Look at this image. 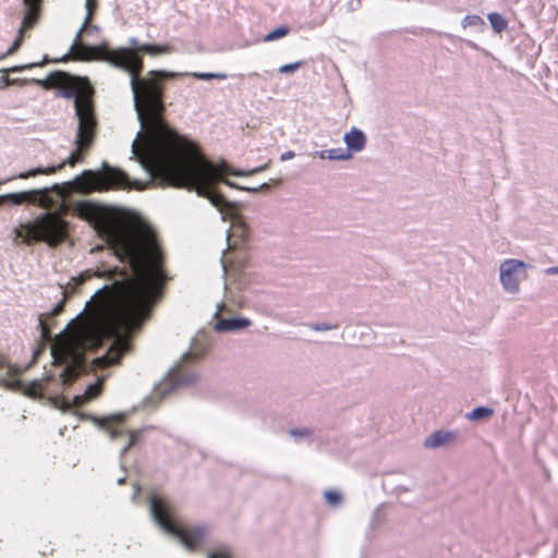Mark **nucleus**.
<instances>
[{
	"label": "nucleus",
	"mask_w": 558,
	"mask_h": 558,
	"mask_svg": "<svg viewBox=\"0 0 558 558\" xmlns=\"http://www.w3.org/2000/svg\"><path fill=\"white\" fill-rule=\"evenodd\" d=\"M66 185L72 186L83 194H89L94 191L104 192L108 190L125 189L130 183L125 172L120 169L106 167L105 170L100 172L85 170L72 182L66 183Z\"/></svg>",
	"instance_id": "obj_9"
},
{
	"label": "nucleus",
	"mask_w": 558,
	"mask_h": 558,
	"mask_svg": "<svg viewBox=\"0 0 558 558\" xmlns=\"http://www.w3.org/2000/svg\"><path fill=\"white\" fill-rule=\"evenodd\" d=\"M223 182H225L227 185H229V186H232V185H233V184H232L230 181H228V180H223Z\"/></svg>",
	"instance_id": "obj_42"
},
{
	"label": "nucleus",
	"mask_w": 558,
	"mask_h": 558,
	"mask_svg": "<svg viewBox=\"0 0 558 558\" xmlns=\"http://www.w3.org/2000/svg\"><path fill=\"white\" fill-rule=\"evenodd\" d=\"M250 76H258V73H256V72L251 73Z\"/></svg>",
	"instance_id": "obj_43"
},
{
	"label": "nucleus",
	"mask_w": 558,
	"mask_h": 558,
	"mask_svg": "<svg viewBox=\"0 0 558 558\" xmlns=\"http://www.w3.org/2000/svg\"><path fill=\"white\" fill-rule=\"evenodd\" d=\"M35 201L32 204H37L39 207L47 211L53 210L58 205L59 199H65L69 191L59 184H53L51 187L41 190H33Z\"/></svg>",
	"instance_id": "obj_12"
},
{
	"label": "nucleus",
	"mask_w": 558,
	"mask_h": 558,
	"mask_svg": "<svg viewBox=\"0 0 558 558\" xmlns=\"http://www.w3.org/2000/svg\"><path fill=\"white\" fill-rule=\"evenodd\" d=\"M453 438V434L446 432H435L424 441L426 448H437L449 442Z\"/></svg>",
	"instance_id": "obj_19"
},
{
	"label": "nucleus",
	"mask_w": 558,
	"mask_h": 558,
	"mask_svg": "<svg viewBox=\"0 0 558 558\" xmlns=\"http://www.w3.org/2000/svg\"><path fill=\"white\" fill-rule=\"evenodd\" d=\"M303 64H304V61H296L293 63L283 64L278 69V71L281 74L293 73V72L298 71L300 68H302Z\"/></svg>",
	"instance_id": "obj_26"
},
{
	"label": "nucleus",
	"mask_w": 558,
	"mask_h": 558,
	"mask_svg": "<svg viewBox=\"0 0 558 558\" xmlns=\"http://www.w3.org/2000/svg\"><path fill=\"white\" fill-rule=\"evenodd\" d=\"M64 304H65V295L54 306V308L50 313L39 315L38 325L40 328L41 339L44 341H49L51 339L50 325L48 323V319L53 318L54 316L61 314L63 312Z\"/></svg>",
	"instance_id": "obj_14"
},
{
	"label": "nucleus",
	"mask_w": 558,
	"mask_h": 558,
	"mask_svg": "<svg viewBox=\"0 0 558 558\" xmlns=\"http://www.w3.org/2000/svg\"><path fill=\"white\" fill-rule=\"evenodd\" d=\"M163 97L137 112L145 135L134 141L133 153L162 186L195 189L216 207L228 205L214 183L219 169L208 161L197 145L178 134L163 119Z\"/></svg>",
	"instance_id": "obj_2"
},
{
	"label": "nucleus",
	"mask_w": 558,
	"mask_h": 558,
	"mask_svg": "<svg viewBox=\"0 0 558 558\" xmlns=\"http://www.w3.org/2000/svg\"><path fill=\"white\" fill-rule=\"evenodd\" d=\"M329 157H330V158H336V159H339V158H341L340 156H335V155L332 154V151H330V155H329Z\"/></svg>",
	"instance_id": "obj_41"
},
{
	"label": "nucleus",
	"mask_w": 558,
	"mask_h": 558,
	"mask_svg": "<svg viewBox=\"0 0 558 558\" xmlns=\"http://www.w3.org/2000/svg\"><path fill=\"white\" fill-rule=\"evenodd\" d=\"M100 390H101L100 384L90 385L86 390L87 397L95 398L100 393Z\"/></svg>",
	"instance_id": "obj_30"
},
{
	"label": "nucleus",
	"mask_w": 558,
	"mask_h": 558,
	"mask_svg": "<svg viewBox=\"0 0 558 558\" xmlns=\"http://www.w3.org/2000/svg\"><path fill=\"white\" fill-rule=\"evenodd\" d=\"M265 168H266L265 166H264V167H259V168H257V169L253 170L251 173H255V172L262 171V170H264Z\"/></svg>",
	"instance_id": "obj_39"
},
{
	"label": "nucleus",
	"mask_w": 558,
	"mask_h": 558,
	"mask_svg": "<svg viewBox=\"0 0 558 558\" xmlns=\"http://www.w3.org/2000/svg\"><path fill=\"white\" fill-rule=\"evenodd\" d=\"M208 558H230L227 550H217L208 554Z\"/></svg>",
	"instance_id": "obj_31"
},
{
	"label": "nucleus",
	"mask_w": 558,
	"mask_h": 558,
	"mask_svg": "<svg viewBox=\"0 0 558 558\" xmlns=\"http://www.w3.org/2000/svg\"><path fill=\"white\" fill-rule=\"evenodd\" d=\"M97 131V121L85 122L84 120L78 122L75 145L76 149L61 163L58 166L51 167H38L32 170L21 172L15 175L13 179H28L31 177H36L39 174H53L60 170H62L66 165L75 166L77 162H82L85 158V155L88 153L90 147L94 144Z\"/></svg>",
	"instance_id": "obj_8"
},
{
	"label": "nucleus",
	"mask_w": 558,
	"mask_h": 558,
	"mask_svg": "<svg viewBox=\"0 0 558 558\" xmlns=\"http://www.w3.org/2000/svg\"><path fill=\"white\" fill-rule=\"evenodd\" d=\"M96 9L97 0H86L87 14L83 26L76 34L74 44L71 46L72 56H65L61 61L66 62L71 59L81 61L100 60L128 72L131 76V87L134 94L135 108L138 112L140 109H143L158 98L163 97V81L173 80L181 74L162 70H151L146 76L142 77L141 73L144 69V61H142V59L137 57L132 49L126 47L111 49L106 44L98 46L83 45L81 43L82 34L93 20Z\"/></svg>",
	"instance_id": "obj_4"
},
{
	"label": "nucleus",
	"mask_w": 558,
	"mask_h": 558,
	"mask_svg": "<svg viewBox=\"0 0 558 558\" xmlns=\"http://www.w3.org/2000/svg\"><path fill=\"white\" fill-rule=\"evenodd\" d=\"M315 329L316 330H327V329H329V327L325 326V325L324 326H315Z\"/></svg>",
	"instance_id": "obj_37"
},
{
	"label": "nucleus",
	"mask_w": 558,
	"mask_h": 558,
	"mask_svg": "<svg viewBox=\"0 0 558 558\" xmlns=\"http://www.w3.org/2000/svg\"><path fill=\"white\" fill-rule=\"evenodd\" d=\"M290 29L289 27L287 26H281V27H278L274 31H271L270 33H268L264 40L265 41H274V40H277L279 38H282L284 36H287L289 34Z\"/></svg>",
	"instance_id": "obj_24"
},
{
	"label": "nucleus",
	"mask_w": 558,
	"mask_h": 558,
	"mask_svg": "<svg viewBox=\"0 0 558 558\" xmlns=\"http://www.w3.org/2000/svg\"><path fill=\"white\" fill-rule=\"evenodd\" d=\"M16 376V367L10 364L5 355L0 354V385L13 389L19 388L21 386V381Z\"/></svg>",
	"instance_id": "obj_13"
},
{
	"label": "nucleus",
	"mask_w": 558,
	"mask_h": 558,
	"mask_svg": "<svg viewBox=\"0 0 558 558\" xmlns=\"http://www.w3.org/2000/svg\"><path fill=\"white\" fill-rule=\"evenodd\" d=\"M151 513L157 523L168 533L174 535L189 549L196 550L203 544L206 531L203 527H185L175 521L173 508L165 499H150Z\"/></svg>",
	"instance_id": "obj_7"
},
{
	"label": "nucleus",
	"mask_w": 558,
	"mask_h": 558,
	"mask_svg": "<svg viewBox=\"0 0 558 558\" xmlns=\"http://www.w3.org/2000/svg\"><path fill=\"white\" fill-rule=\"evenodd\" d=\"M34 193L35 192H33V190H31V191H24V192L10 193V194L2 195V196H0V205H2L4 202H10L14 205H21L23 203L32 204V202L35 201Z\"/></svg>",
	"instance_id": "obj_17"
},
{
	"label": "nucleus",
	"mask_w": 558,
	"mask_h": 558,
	"mask_svg": "<svg viewBox=\"0 0 558 558\" xmlns=\"http://www.w3.org/2000/svg\"><path fill=\"white\" fill-rule=\"evenodd\" d=\"M131 44H132L133 46H135V45H136V40H134V39H133V40H131Z\"/></svg>",
	"instance_id": "obj_45"
},
{
	"label": "nucleus",
	"mask_w": 558,
	"mask_h": 558,
	"mask_svg": "<svg viewBox=\"0 0 558 558\" xmlns=\"http://www.w3.org/2000/svg\"><path fill=\"white\" fill-rule=\"evenodd\" d=\"M113 316L101 314L87 326H76L71 331L57 337L51 354L57 364H66L61 374L62 384L72 385L82 374L87 372L85 351L96 350L101 345V337L112 332Z\"/></svg>",
	"instance_id": "obj_5"
},
{
	"label": "nucleus",
	"mask_w": 558,
	"mask_h": 558,
	"mask_svg": "<svg viewBox=\"0 0 558 558\" xmlns=\"http://www.w3.org/2000/svg\"><path fill=\"white\" fill-rule=\"evenodd\" d=\"M268 187V184H262L258 189H246L247 191H259V190H264V189H267Z\"/></svg>",
	"instance_id": "obj_36"
},
{
	"label": "nucleus",
	"mask_w": 558,
	"mask_h": 558,
	"mask_svg": "<svg viewBox=\"0 0 558 558\" xmlns=\"http://www.w3.org/2000/svg\"><path fill=\"white\" fill-rule=\"evenodd\" d=\"M108 278L113 279V282L95 293L87 303L86 316L77 324L87 326L101 314L113 316L114 328L112 332L101 337V343L111 337H114V341L105 355L92 361L90 371L104 369L120 363L121 357L130 349L132 336L149 318L161 289L157 267L133 275L125 268L116 267L108 272Z\"/></svg>",
	"instance_id": "obj_3"
},
{
	"label": "nucleus",
	"mask_w": 558,
	"mask_h": 558,
	"mask_svg": "<svg viewBox=\"0 0 558 558\" xmlns=\"http://www.w3.org/2000/svg\"><path fill=\"white\" fill-rule=\"evenodd\" d=\"M325 499L327 500L328 504L336 506V505L340 504L342 497L337 492L328 490L325 493Z\"/></svg>",
	"instance_id": "obj_29"
},
{
	"label": "nucleus",
	"mask_w": 558,
	"mask_h": 558,
	"mask_svg": "<svg viewBox=\"0 0 558 558\" xmlns=\"http://www.w3.org/2000/svg\"><path fill=\"white\" fill-rule=\"evenodd\" d=\"M344 142L349 149L360 151L364 148L366 140L362 131L353 129L344 135Z\"/></svg>",
	"instance_id": "obj_16"
},
{
	"label": "nucleus",
	"mask_w": 558,
	"mask_h": 558,
	"mask_svg": "<svg viewBox=\"0 0 558 558\" xmlns=\"http://www.w3.org/2000/svg\"><path fill=\"white\" fill-rule=\"evenodd\" d=\"M111 438H117L123 435V430L121 427H112L110 430Z\"/></svg>",
	"instance_id": "obj_32"
},
{
	"label": "nucleus",
	"mask_w": 558,
	"mask_h": 558,
	"mask_svg": "<svg viewBox=\"0 0 558 558\" xmlns=\"http://www.w3.org/2000/svg\"><path fill=\"white\" fill-rule=\"evenodd\" d=\"M25 5V26H32L38 16V7L43 8V0H23Z\"/></svg>",
	"instance_id": "obj_18"
},
{
	"label": "nucleus",
	"mask_w": 558,
	"mask_h": 558,
	"mask_svg": "<svg viewBox=\"0 0 558 558\" xmlns=\"http://www.w3.org/2000/svg\"><path fill=\"white\" fill-rule=\"evenodd\" d=\"M32 66H33V64H31V65H23V66H16V68H13L11 71L12 72H20V71H23L25 69H29Z\"/></svg>",
	"instance_id": "obj_34"
},
{
	"label": "nucleus",
	"mask_w": 558,
	"mask_h": 558,
	"mask_svg": "<svg viewBox=\"0 0 558 558\" xmlns=\"http://www.w3.org/2000/svg\"><path fill=\"white\" fill-rule=\"evenodd\" d=\"M291 434L292 435H307V433H305V432H296V430H292Z\"/></svg>",
	"instance_id": "obj_38"
},
{
	"label": "nucleus",
	"mask_w": 558,
	"mask_h": 558,
	"mask_svg": "<svg viewBox=\"0 0 558 558\" xmlns=\"http://www.w3.org/2000/svg\"><path fill=\"white\" fill-rule=\"evenodd\" d=\"M41 10L43 8L41 7H38V16L36 17L35 22L32 24V26H25V15L23 16V21H22V24H21V27L19 29V36L17 38L14 40L12 47L9 49L8 53H13L14 51H16L20 46L22 45V41H23V37H24V33L31 31L40 20L41 17Z\"/></svg>",
	"instance_id": "obj_21"
},
{
	"label": "nucleus",
	"mask_w": 558,
	"mask_h": 558,
	"mask_svg": "<svg viewBox=\"0 0 558 558\" xmlns=\"http://www.w3.org/2000/svg\"><path fill=\"white\" fill-rule=\"evenodd\" d=\"M271 182H274V183H276V184H277V183H280V182H281V180H271Z\"/></svg>",
	"instance_id": "obj_44"
},
{
	"label": "nucleus",
	"mask_w": 558,
	"mask_h": 558,
	"mask_svg": "<svg viewBox=\"0 0 558 558\" xmlns=\"http://www.w3.org/2000/svg\"><path fill=\"white\" fill-rule=\"evenodd\" d=\"M192 76L198 80L203 81H209V80H226L228 77L225 73H192Z\"/></svg>",
	"instance_id": "obj_25"
},
{
	"label": "nucleus",
	"mask_w": 558,
	"mask_h": 558,
	"mask_svg": "<svg viewBox=\"0 0 558 558\" xmlns=\"http://www.w3.org/2000/svg\"><path fill=\"white\" fill-rule=\"evenodd\" d=\"M524 277L525 264L523 262L507 259L500 265V281L507 291L518 292L520 280Z\"/></svg>",
	"instance_id": "obj_11"
},
{
	"label": "nucleus",
	"mask_w": 558,
	"mask_h": 558,
	"mask_svg": "<svg viewBox=\"0 0 558 558\" xmlns=\"http://www.w3.org/2000/svg\"><path fill=\"white\" fill-rule=\"evenodd\" d=\"M135 54L138 57V52L148 53V54H165V53H171L174 51V47L168 44L165 45H156V44H142L140 46H135L134 48H131ZM140 58L143 60V58L140 56Z\"/></svg>",
	"instance_id": "obj_15"
},
{
	"label": "nucleus",
	"mask_w": 558,
	"mask_h": 558,
	"mask_svg": "<svg viewBox=\"0 0 558 558\" xmlns=\"http://www.w3.org/2000/svg\"><path fill=\"white\" fill-rule=\"evenodd\" d=\"M493 414V410L489 408H475L471 413L468 414L470 420H483L489 417Z\"/></svg>",
	"instance_id": "obj_23"
},
{
	"label": "nucleus",
	"mask_w": 558,
	"mask_h": 558,
	"mask_svg": "<svg viewBox=\"0 0 558 558\" xmlns=\"http://www.w3.org/2000/svg\"><path fill=\"white\" fill-rule=\"evenodd\" d=\"M70 211L89 222L116 256L129 263L133 272L157 267L160 263L161 251L151 229L130 227L113 209L90 201L66 204L64 199H59L53 210L15 227L13 242L17 245L44 242L50 247H57L69 236L70 222L64 216Z\"/></svg>",
	"instance_id": "obj_1"
},
{
	"label": "nucleus",
	"mask_w": 558,
	"mask_h": 558,
	"mask_svg": "<svg viewBox=\"0 0 558 558\" xmlns=\"http://www.w3.org/2000/svg\"><path fill=\"white\" fill-rule=\"evenodd\" d=\"M247 228L234 226L229 235L228 250L223 254L222 265L225 270H241L247 266L248 251L246 247Z\"/></svg>",
	"instance_id": "obj_10"
},
{
	"label": "nucleus",
	"mask_w": 558,
	"mask_h": 558,
	"mask_svg": "<svg viewBox=\"0 0 558 558\" xmlns=\"http://www.w3.org/2000/svg\"><path fill=\"white\" fill-rule=\"evenodd\" d=\"M547 275H558V267H550L546 269Z\"/></svg>",
	"instance_id": "obj_35"
},
{
	"label": "nucleus",
	"mask_w": 558,
	"mask_h": 558,
	"mask_svg": "<svg viewBox=\"0 0 558 558\" xmlns=\"http://www.w3.org/2000/svg\"><path fill=\"white\" fill-rule=\"evenodd\" d=\"M250 325V322L247 319L243 318H229V319H221L216 324V329L226 331V330H236L244 328Z\"/></svg>",
	"instance_id": "obj_20"
},
{
	"label": "nucleus",
	"mask_w": 558,
	"mask_h": 558,
	"mask_svg": "<svg viewBox=\"0 0 558 558\" xmlns=\"http://www.w3.org/2000/svg\"><path fill=\"white\" fill-rule=\"evenodd\" d=\"M462 25H463V27L480 26V25H484V21L478 15H466L462 21Z\"/></svg>",
	"instance_id": "obj_28"
},
{
	"label": "nucleus",
	"mask_w": 558,
	"mask_h": 558,
	"mask_svg": "<svg viewBox=\"0 0 558 558\" xmlns=\"http://www.w3.org/2000/svg\"><path fill=\"white\" fill-rule=\"evenodd\" d=\"M294 156H295V154L290 150V151H286L284 154H282L280 159L282 161H286V160L292 159Z\"/></svg>",
	"instance_id": "obj_33"
},
{
	"label": "nucleus",
	"mask_w": 558,
	"mask_h": 558,
	"mask_svg": "<svg viewBox=\"0 0 558 558\" xmlns=\"http://www.w3.org/2000/svg\"><path fill=\"white\" fill-rule=\"evenodd\" d=\"M46 89L57 88L64 98H74L78 122L97 121L93 100L94 89L85 77L70 75L62 71L50 73L46 80L37 81Z\"/></svg>",
	"instance_id": "obj_6"
},
{
	"label": "nucleus",
	"mask_w": 558,
	"mask_h": 558,
	"mask_svg": "<svg viewBox=\"0 0 558 558\" xmlns=\"http://www.w3.org/2000/svg\"><path fill=\"white\" fill-rule=\"evenodd\" d=\"M193 355H194V354H193L192 352H189V353H186V354H185L184 359H185V360H189V359H191Z\"/></svg>",
	"instance_id": "obj_40"
},
{
	"label": "nucleus",
	"mask_w": 558,
	"mask_h": 558,
	"mask_svg": "<svg viewBox=\"0 0 558 558\" xmlns=\"http://www.w3.org/2000/svg\"><path fill=\"white\" fill-rule=\"evenodd\" d=\"M128 442L123 448V453L129 451L140 439V432L132 430L126 433Z\"/></svg>",
	"instance_id": "obj_27"
},
{
	"label": "nucleus",
	"mask_w": 558,
	"mask_h": 558,
	"mask_svg": "<svg viewBox=\"0 0 558 558\" xmlns=\"http://www.w3.org/2000/svg\"><path fill=\"white\" fill-rule=\"evenodd\" d=\"M487 17L495 32L501 33L507 29L508 23L501 14L493 12L489 13Z\"/></svg>",
	"instance_id": "obj_22"
}]
</instances>
